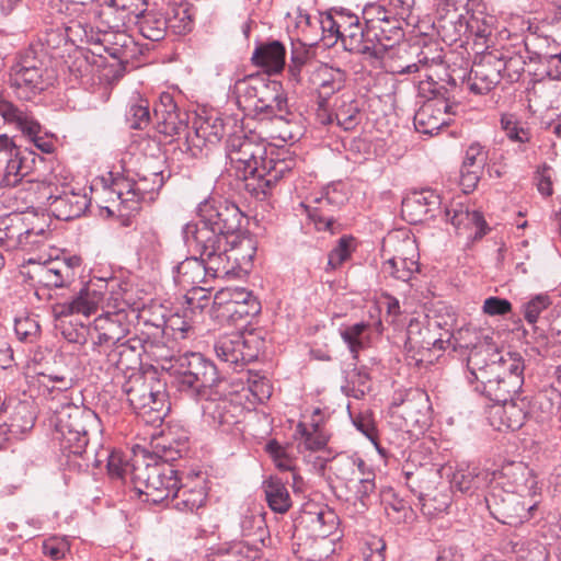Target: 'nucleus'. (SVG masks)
<instances>
[{"instance_id":"obj_1","label":"nucleus","mask_w":561,"mask_h":561,"mask_svg":"<svg viewBox=\"0 0 561 561\" xmlns=\"http://www.w3.org/2000/svg\"><path fill=\"white\" fill-rule=\"evenodd\" d=\"M226 151L236 176L243 180L245 188L256 197L261 194L267 196L272 187L290 171L285 160L268 158L265 145L242 130L229 134Z\"/></svg>"},{"instance_id":"obj_2","label":"nucleus","mask_w":561,"mask_h":561,"mask_svg":"<svg viewBox=\"0 0 561 561\" xmlns=\"http://www.w3.org/2000/svg\"><path fill=\"white\" fill-rule=\"evenodd\" d=\"M489 350H473L467 359L469 382L477 381V390L495 403L513 398L524 383V360L517 353L500 355L495 352L486 359Z\"/></svg>"},{"instance_id":"obj_3","label":"nucleus","mask_w":561,"mask_h":561,"mask_svg":"<svg viewBox=\"0 0 561 561\" xmlns=\"http://www.w3.org/2000/svg\"><path fill=\"white\" fill-rule=\"evenodd\" d=\"M58 407H50L55 413V438L59 442L60 450L67 457H78L79 467L99 468L102 460L94 454V446H90V434L100 432L98 415L84 405H78L68 401Z\"/></svg>"},{"instance_id":"obj_4","label":"nucleus","mask_w":561,"mask_h":561,"mask_svg":"<svg viewBox=\"0 0 561 561\" xmlns=\"http://www.w3.org/2000/svg\"><path fill=\"white\" fill-rule=\"evenodd\" d=\"M198 222H187L183 236H188L198 249H213L241 229L243 214L227 201L209 197L198 204Z\"/></svg>"},{"instance_id":"obj_5","label":"nucleus","mask_w":561,"mask_h":561,"mask_svg":"<svg viewBox=\"0 0 561 561\" xmlns=\"http://www.w3.org/2000/svg\"><path fill=\"white\" fill-rule=\"evenodd\" d=\"M447 77L446 81H437L432 75H426L427 79L420 82V90L428 91L433 99L425 102L414 115V126L419 133L434 135L461 113V104L454 94L456 80L449 75Z\"/></svg>"},{"instance_id":"obj_6","label":"nucleus","mask_w":561,"mask_h":561,"mask_svg":"<svg viewBox=\"0 0 561 561\" xmlns=\"http://www.w3.org/2000/svg\"><path fill=\"white\" fill-rule=\"evenodd\" d=\"M241 95L260 119H285L289 114L287 95L279 81L266 75L250 76L240 82Z\"/></svg>"},{"instance_id":"obj_7","label":"nucleus","mask_w":561,"mask_h":561,"mask_svg":"<svg viewBox=\"0 0 561 561\" xmlns=\"http://www.w3.org/2000/svg\"><path fill=\"white\" fill-rule=\"evenodd\" d=\"M174 382L179 391L202 400L217 394L214 389L220 382V377L214 363L199 353H190L178 359Z\"/></svg>"},{"instance_id":"obj_8","label":"nucleus","mask_w":561,"mask_h":561,"mask_svg":"<svg viewBox=\"0 0 561 561\" xmlns=\"http://www.w3.org/2000/svg\"><path fill=\"white\" fill-rule=\"evenodd\" d=\"M161 387L153 376L141 373L129 374L122 386L130 407L145 423H161L165 416V393Z\"/></svg>"},{"instance_id":"obj_9","label":"nucleus","mask_w":561,"mask_h":561,"mask_svg":"<svg viewBox=\"0 0 561 561\" xmlns=\"http://www.w3.org/2000/svg\"><path fill=\"white\" fill-rule=\"evenodd\" d=\"M129 473L135 490L145 496L146 502L152 504L170 499L180 483L178 470L165 462H136Z\"/></svg>"},{"instance_id":"obj_10","label":"nucleus","mask_w":561,"mask_h":561,"mask_svg":"<svg viewBox=\"0 0 561 561\" xmlns=\"http://www.w3.org/2000/svg\"><path fill=\"white\" fill-rule=\"evenodd\" d=\"M363 15L366 21V36L371 43L373 58H383L404 36L402 19L382 5H369L364 9Z\"/></svg>"},{"instance_id":"obj_11","label":"nucleus","mask_w":561,"mask_h":561,"mask_svg":"<svg viewBox=\"0 0 561 561\" xmlns=\"http://www.w3.org/2000/svg\"><path fill=\"white\" fill-rule=\"evenodd\" d=\"M54 80L43 59L33 49L25 50L10 71V87L20 100H31L32 95L46 90Z\"/></svg>"},{"instance_id":"obj_12","label":"nucleus","mask_w":561,"mask_h":561,"mask_svg":"<svg viewBox=\"0 0 561 561\" xmlns=\"http://www.w3.org/2000/svg\"><path fill=\"white\" fill-rule=\"evenodd\" d=\"M485 503L490 514L496 520L505 525L517 526L534 516L540 500L492 486L485 496Z\"/></svg>"},{"instance_id":"obj_13","label":"nucleus","mask_w":561,"mask_h":561,"mask_svg":"<svg viewBox=\"0 0 561 561\" xmlns=\"http://www.w3.org/2000/svg\"><path fill=\"white\" fill-rule=\"evenodd\" d=\"M210 250V270L221 273L222 278L249 266L255 254L252 239L243 236L241 230L227 238L224 245L217 244Z\"/></svg>"},{"instance_id":"obj_14","label":"nucleus","mask_w":561,"mask_h":561,"mask_svg":"<svg viewBox=\"0 0 561 561\" xmlns=\"http://www.w3.org/2000/svg\"><path fill=\"white\" fill-rule=\"evenodd\" d=\"M183 239L188 249L198 256L186 257L175 266L174 279L176 284L183 288H192L207 283L208 278H222L221 273L210 270L209 256L211 250L198 249L188 236H183Z\"/></svg>"},{"instance_id":"obj_15","label":"nucleus","mask_w":561,"mask_h":561,"mask_svg":"<svg viewBox=\"0 0 561 561\" xmlns=\"http://www.w3.org/2000/svg\"><path fill=\"white\" fill-rule=\"evenodd\" d=\"M499 486L519 495L539 499L540 488L533 470L524 462H507L491 473L490 488Z\"/></svg>"},{"instance_id":"obj_16","label":"nucleus","mask_w":561,"mask_h":561,"mask_svg":"<svg viewBox=\"0 0 561 561\" xmlns=\"http://www.w3.org/2000/svg\"><path fill=\"white\" fill-rule=\"evenodd\" d=\"M257 341L252 334L244 336L240 332H232L219 336L214 345L218 359L237 368L255 360L259 356Z\"/></svg>"},{"instance_id":"obj_17","label":"nucleus","mask_w":561,"mask_h":561,"mask_svg":"<svg viewBox=\"0 0 561 561\" xmlns=\"http://www.w3.org/2000/svg\"><path fill=\"white\" fill-rule=\"evenodd\" d=\"M405 484L419 500L423 514L432 516L436 512H444L448 506L447 497L437 502L433 492L436 489L438 473L432 468L421 467L415 471L404 469Z\"/></svg>"},{"instance_id":"obj_18","label":"nucleus","mask_w":561,"mask_h":561,"mask_svg":"<svg viewBox=\"0 0 561 561\" xmlns=\"http://www.w3.org/2000/svg\"><path fill=\"white\" fill-rule=\"evenodd\" d=\"M506 70L503 56L493 51L484 53L470 70L467 85L474 94H486L501 81Z\"/></svg>"},{"instance_id":"obj_19","label":"nucleus","mask_w":561,"mask_h":561,"mask_svg":"<svg viewBox=\"0 0 561 561\" xmlns=\"http://www.w3.org/2000/svg\"><path fill=\"white\" fill-rule=\"evenodd\" d=\"M130 323L124 310L107 312L94 319L92 335L93 350L101 353L106 352L110 346L122 343V340L129 333Z\"/></svg>"},{"instance_id":"obj_20","label":"nucleus","mask_w":561,"mask_h":561,"mask_svg":"<svg viewBox=\"0 0 561 561\" xmlns=\"http://www.w3.org/2000/svg\"><path fill=\"white\" fill-rule=\"evenodd\" d=\"M44 233L45 228L30 226L21 214L11 213L0 217V247L7 251L24 250L37 242L28 240L30 237H42Z\"/></svg>"},{"instance_id":"obj_21","label":"nucleus","mask_w":561,"mask_h":561,"mask_svg":"<svg viewBox=\"0 0 561 561\" xmlns=\"http://www.w3.org/2000/svg\"><path fill=\"white\" fill-rule=\"evenodd\" d=\"M153 117L158 133L164 136L172 137L187 129L188 115L179 108L173 95L169 92L160 94L153 108Z\"/></svg>"},{"instance_id":"obj_22","label":"nucleus","mask_w":561,"mask_h":561,"mask_svg":"<svg viewBox=\"0 0 561 561\" xmlns=\"http://www.w3.org/2000/svg\"><path fill=\"white\" fill-rule=\"evenodd\" d=\"M293 538V551L301 561H322L335 550V539L308 534L300 526H296Z\"/></svg>"},{"instance_id":"obj_23","label":"nucleus","mask_w":561,"mask_h":561,"mask_svg":"<svg viewBox=\"0 0 561 561\" xmlns=\"http://www.w3.org/2000/svg\"><path fill=\"white\" fill-rule=\"evenodd\" d=\"M440 204L438 194L432 190H423L403 198L401 214L408 222L415 225L435 217Z\"/></svg>"},{"instance_id":"obj_24","label":"nucleus","mask_w":561,"mask_h":561,"mask_svg":"<svg viewBox=\"0 0 561 561\" xmlns=\"http://www.w3.org/2000/svg\"><path fill=\"white\" fill-rule=\"evenodd\" d=\"M145 351L144 340L134 336L112 347L106 353V363L123 374L139 373L141 354Z\"/></svg>"},{"instance_id":"obj_25","label":"nucleus","mask_w":561,"mask_h":561,"mask_svg":"<svg viewBox=\"0 0 561 561\" xmlns=\"http://www.w3.org/2000/svg\"><path fill=\"white\" fill-rule=\"evenodd\" d=\"M527 414L528 402L511 398L496 403L491 413V424L499 431H517L524 425Z\"/></svg>"},{"instance_id":"obj_26","label":"nucleus","mask_w":561,"mask_h":561,"mask_svg":"<svg viewBox=\"0 0 561 561\" xmlns=\"http://www.w3.org/2000/svg\"><path fill=\"white\" fill-rule=\"evenodd\" d=\"M309 76L305 85L318 89L320 98L327 100L341 91L346 81V72L325 64L317 65L312 70L307 69Z\"/></svg>"},{"instance_id":"obj_27","label":"nucleus","mask_w":561,"mask_h":561,"mask_svg":"<svg viewBox=\"0 0 561 561\" xmlns=\"http://www.w3.org/2000/svg\"><path fill=\"white\" fill-rule=\"evenodd\" d=\"M30 278L45 288H61L73 278L71 266L65 262L32 263Z\"/></svg>"},{"instance_id":"obj_28","label":"nucleus","mask_w":561,"mask_h":561,"mask_svg":"<svg viewBox=\"0 0 561 561\" xmlns=\"http://www.w3.org/2000/svg\"><path fill=\"white\" fill-rule=\"evenodd\" d=\"M230 123L237 127V122L232 118L225 122L219 116H197L193 122L194 136L187 134L186 141L195 147H201L206 142L216 144L227 134V126Z\"/></svg>"},{"instance_id":"obj_29","label":"nucleus","mask_w":561,"mask_h":561,"mask_svg":"<svg viewBox=\"0 0 561 561\" xmlns=\"http://www.w3.org/2000/svg\"><path fill=\"white\" fill-rule=\"evenodd\" d=\"M0 116L5 124L14 126L24 137L42 133V125L32 111L13 104L2 94H0Z\"/></svg>"},{"instance_id":"obj_30","label":"nucleus","mask_w":561,"mask_h":561,"mask_svg":"<svg viewBox=\"0 0 561 561\" xmlns=\"http://www.w3.org/2000/svg\"><path fill=\"white\" fill-rule=\"evenodd\" d=\"M337 525L339 517L333 510L328 506H317L313 510L305 511L297 526L310 530L312 534L330 538Z\"/></svg>"},{"instance_id":"obj_31","label":"nucleus","mask_w":561,"mask_h":561,"mask_svg":"<svg viewBox=\"0 0 561 561\" xmlns=\"http://www.w3.org/2000/svg\"><path fill=\"white\" fill-rule=\"evenodd\" d=\"M101 301V293L82 288L72 300L55 305L53 312L56 319L68 318L72 314L90 316L98 310Z\"/></svg>"},{"instance_id":"obj_32","label":"nucleus","mask_w":561,"mask_h":561,"mask_svg":"<svg viewBox=\"0 0 561 561\" xmlns=\"http://www.w3.org/2000/svg\"><path fill=\"white\" fill-rule=\"evenodd\" d=\"M445 217L456 229L473 230L474 239L482 238L489 230L483 215L478 210H469L462 204L446 207Z\"/></svg>"},{"instance_id":"obj_33","label":"nucleus","mask_w":561,"mask_h":561,"mask_svg":"<svg viewBox=\"0 0 561 561\" xmlns=\"http://www.w3.org/2000/svg\"><path fill=\"white\" fill-rule=\"evenodd\" d=\"M286 48L279 41L262 43L252 54V62L264 68L268 75L280 73L285 68Z\"/></svg>"},{"instance_id":"obj_34","label":"nucleus","mask_w":561,"mask_h":561,"mask_svg":"<svg viewBox=\"0 0 561 561\" xmlns=\"http://www.w3.org/2000/svg\"><path fill=\"white\" fill-rule=\"evenodd\" d=\"M551 305V299L547 294H539L524 305V317L530 329H524L526 343H546V334L536 323L540 313Z\"/></svg>"},{"instance_id":"obj_35","label":"nucleus","mask_w":561,"mask_h":561,"mask_svg":"<svg viewBox=\"0 0 561 561\" xmlns=\"http://www.w3.org/2000/svg\"><path fill=\"white\" fill-rule=\"evenodd\" d=\"M203 415L205 420L211 425H231L237 422L234 411L238 407L230 400L222 397L208 396L202 399Z\"/></svg>"},{"instance_id":"obj_36","label":"nucleus","mask_w":561,"mask_h":561,"mask_svg":"<svg viewBox=\"0 0 561 561\" xmlns=\"http://www.w3.org/2000/svg\"><path fill=\"white\" fill-rule=\"evenodd\" d=\"M367 469L365 461L358 456L339 454L330 460L329 471L346 488L360 477Z\"/></svg>"},{"instance_id":"obj_37","label":"nucleus","mask_w":561,"mask_h":561,"mask_svg":"<svg viewBox=\"0 0 561 561\" xmlns=\"http://www.w3.org/2000/svg\"><path fill=\"white\" fill-rule=\"evenodd\" d=\"M67 356L59 354L55 355V363H66ZM42 378L41 385L48 391L57 390L60 393L71 389L75 385V374L67 364L65 367H51L46 370L38 373Z\"/></svg>"},{"instance_id":"obj_38","label":"nucleus","mask_w":561,"mask_h":561,"mask_svg":"<svg viewBox=\"0 0 561 561\" xmlns=\"http://www.w3.org/2000/svg\"><path fill=\"white\" fill-rule=\"evenodd\" d=\"M327 198L321 195L312 201L311 204H301L305 208L308 218L313 222L318 231H329L330 233L336 232V222L334 214L339 210L333 207L331 203L327 204Z\"/></svg>"},{"instance_id":"obj_39","label":"nucleus","mask_w":561,"mask_h":561,"mask_svg":"<svg viewBox=\"0 0 561 561\" xmlns=\"http://www.w3.org/2000/svg\"><path fill=\"white\" fill-rule=\"evenodd\" d=\"M432 347L443 348L442 339L436 337L428 327L417 320H411L407 328L405 348L409 352L420 353Z\"/></svg>"},{"instance_id":"obj_40","label":"nucleus","mask_w":561,"mask_h":561,"mask_svg":"<svg viewBox=\"0 0 561 561\" xmlns=\"http://www.w3.org/2000/svg\"><path fill=\"white\" fill-rule=\"evenodd\" d=\"M312 54L309 47L301 41L291 42L290 59L287 66L288 79L295 84L305 85L307 78L305 77L306 68H309V62Z\"/></svg>"},{"instance_id":"obj_41","label":"nucleus","mask_w":561,"mask_h":561,"mask_svg":"<svg viewBox=\"0 0 561 561\" xmlns=\"http://www.w3.org/2000/svg\"><path fill=\"white\" fill-rule=\"evenodd\" d=\"M138 32L147 39L152 42H159L167 35L168 19L163 13L156 10H148L137 19L135 22Z\"/></svg>"},{"instance_id":"obj_42","label":"nucleus","mask_w":561,"mask_h":561,"mask_svg":"<svg viewBox=\"0 0 561 561\" xmlns=\"http://www.w3.org/2000/svg\"><path fill=\"white\" fill-rule=\"evenodd\" d=\"M207 493L201 484L179 486L172 493L173 507L180 512L193 513L205 504Z\"/></svg>"},{"instance_id":"obj_43","label":"nucleus","mask_w":561,"mask_h":561,"mask_svg":"<svg viewBox=\"0 0 561 561\" xmlns=\"http://www.w3.org/2000/svg\"><path fill=\"white\" fill-rule=\"evenodd\" d=\"M339 39L346 50L366 55L369 59L373 58L371 43L366 36V25L363 26L360 22L341 33Z\"/></svg>"},{"instance_id":"obj_44","label":"nucleus","mask_w":561,"mask_h":561,"mask_svg":"<svg viewBox=\"0 0 561 561\" xmlns=\"http://www.w3.org/2000/svg\"><path fill=\"white\" fill-rule=\"evenodd\" d=\"M501 128L505 133L506 137L513 141L517 142L518 151H526V144L531 140V131L515 114L505 113L502 114L501 119Z\"/></svg>"},{"instance_id":"obj_45","label":"nucleus","mask_w":561,"mask_h":561,"mask_svg":"<svg viewBox=\"0 0 561 561\" xmlns=\"http://www.w3.org/2000/svg\"><path fill=\"white\" fill-rule=\"evenodd\" d=\"M266 502L272 511L284 514L291 506V500L286 485L279 479L265 481L263 484Z\"/></svg>"},{"instance_id":"obj_46","label":"nucleus","mask_w":561,"mask_h":561,"mask_svg":"<svg viewBox=\"0 0 561 561\" xmlns=\"http://www.w3.org/2000/svg\"><path fill=\"white\" fill-rule=\"evenodd\" d=\"M34 423V417L30 412L28 404L18 403L15 407L14 415L11 417V423L2 422V412L0 411V447L2 443L8 439V434L15 431H25L31 428Z\"/></svg>"},{"instance_id":"obj_47","label":"nucleus","mask_w":561,"mask_h":561,"mask_svg":"<svg viewBox=\"0 0 561 561\" xmlns=\"http://www.w3.org/2000/svg\"><path fill=\"white\" fill-rule=\"evenodd\" d=\"M403 54H407V48L396 45L383 58H370L377 61L381 67L393 75H408L417 72V64L403 62Z\"/></svg>"},{"instance_id":"obj_48","label":"nucleus","mask_w":561,"mask_h":561,"mask_svg":"<svg viewBox=\"0 0 561 561\" xmlns=\"http://www.w3.org/2000/svg\"><path fill=\"white\" fill-rule=\"evenodd\" d=\"M53 205L59 213L58 217L69 220L72 218L80 217L88 207L85 196L79 194H65L54 199Z\"/></svg>"},{"instance_id":"obj_49","label":"nucleus","mask_w":561,"mask_h":561,"mask_svg":"<svg viewBox=\"0 0 561 561\" xmlns=\"http://www.w3.org/2000/svg\"><path fill=\"white\" fill-rule=\"evenodd\" d=\"M163 171L152 172L149 176H141L133 183H128L127 195H131V198L145 199L147 194L158 192L164 184Z\"/></svg>"},{"instance_id":"obj_50","label":"nucleus","mask_w":561,"mask_h":561,"mask_svg":"<svg viewBox=\"0 0 561 561\" xmlns=\"http://www.w3.org/2000/svg\"><path fill=\"white\" fill-rule=\"evenodd\" d=\"M382 271L398 280L409 282L420 271V265L417 260L392 256L383 263Z\"/></svg>"},{"instance_id":"obj_51","label":"nucleus","mask_w":561,"mask_h":561,"mask_svg":"<svg viewBox=\"0 0 561 561\" xmlns=\"http://www.w3.org/2000/svg\"><path fill=\"white\" fill-rule=\"evenodd\" d=\"M295 438L300 439L307 450L317 451L323 449L328 444L327 435L318 425L309 430L305 423L299 422L295 430Z\"/></svg>"},{"instance_id":"obj_52","label":"nucleus","mask_w":561,"mask_h":561,"mask_svg":"<svg viewBox=\"0 0 561 561\" xmlns=\"http://www.w3.org/2000/svg\"><path fill=\"white\" fill-rule=\"evenodd\" d=\"M149 101L138 98L130 103L126 112V121L133 129H144L150 123Z\"/></svg>"},{"instance_id":"obj_53","label":"nucleus","mask_w":561,"mask_h":561,"mask_svg":"<svg viewBox=\"0 0 561 561\" xmlns=\"http://www.w3.org/2000/svg\"><path fill=\"white\" fill-rule=\"evenodd\" d=\"M110 5L122 13L123 21L136 22L148 8L147 0H111Z\"/></svg>"},{"instance_id":"obj_54","label":"nucleus","mask_w":561,"mask_h":561,"mask_svg":"<svg viewBox=\"0 0 561 561\" xmlns=\"http://www.w3.org/2000/svg\"><path fill=\"white\" fill-rule=\"evenodd\" d=\"M489 159V150L480 142H472L465 151L461 167L465 170H477L483 172Z\"/></svg>"},{"instance_id":"obj_55","label":"nucleus","mask_w":561,"mask_h":561,"mask_svg":"<svg viewBox=\"0 0 561 561\" xmlns=\"http://www.w3.org/2000/svg\"><path fill=\"white\" fill-rule=\"evenodd\" d=\"M368 328L369 324L359 322L346 327L341 331V336L347 344L354 359H357L359 351L364 347L363 334L368 330Z\"/></svg>"},{"instance_id":"obj_56","label":"nucleus","mask_w":561,"mask_h":561,"mask_svg":"<svg viewBox=\"0 0 561 561\" xmlns=\"http://www.w3.org/2000/svg\"><path fill=\"white\" fill-rule=\"evenodd\" d=\"M488 473L481 477V473H473L471 471H456L453 474V479L450 481L451 488L460 491L461 493H470L476 489H479L481 482L485 480Z\"/></svg>"},{"instance_id":"obj_57","label":"nucleus","mask_w":561,"mask_h":561,"mask_svg":"<svg viewBox=\"0 0 561 561\" xmlns=\"http://www.w3.org/2000/svg\"><path fill=\"white\" fill-rule=\"evenodd\" d=\"M168 27L178 35L186 34L193 28L191 9L180 5L173 10V16L168 19Z\"/></svg>"},{"instance_id":"obj_58","label":"nucleus","mask_w":561,"mask_h":561,"mask_svg":"<svg viewBox=\"0 0 561 561\" xmlns=\"http://www.w3.org/2000/svg\"><path fill=\"white\" fill-rule=\"evenodd\" d=\"M14 331L18 339L24 343H35L41 335L38 322L31 317L15 319Z\"/></svg>"},{"instance_id":"obj_59","label":"nucleus","mask_w":561,"mask_h":561,"mask_svg":"<svg viewBox=\"0 0 561 561\" xmlns=\"http://www.w3.org/2000/svg\"><path fill=\"white\" fill-rule=\"evenodd\" d=\"M264 525L265 522L261 515H243L240 520L241 534L245 538L253 539V541L262 540V536L265 533Z\"/></svg>"},{"instance_id":"obj_60","label":"nucleus","mask_w":561,"mask_h":561,"mask_svg":"<svg viewBox=\"0 0 561 561\" xmlns=\"http://www.w3.org/2000/svg\"><path fill=\"white\" fill-rule=\"evenodd\" d=\"M256 551L251 549L248 543L243 541L232 542L225 550L224 553L218 556L217 561H254Z\"/></svg>"},{"instance_id":"obj_61","label":"nucleus","mask_w":561,"mask_h":561,"mask_svg":"<svg viewBox=\"0 0 561 561\" xmlns=\"http://www.w3.org/2000/svg\"><path fill=\"white\" fill-rule=\"evenodd\" d=\"M67 318L56 319L62 336L70 343L84 344L87 342L88 328L82 323L66 321Z\"/></svg>"},{"instance_id":"obj_62","label":"nucleus","mask_w":561,"mask_h":561,"mask_svg":"<svg viewBox=\"0 0 561 561\" xmlns=\"http://www.w3.org/2000/svg\"><path fill=\"white\" fill-rule=\"evenodd\" d=\"M261 310L259 300H248L247 302L233 305L228 312H221L220 318L237 322L248 317L256 316Z\"/></svg>"},{"instance_id":"obj_63","label":"nucleus","mask_w":561,"mask_h":561,"mask_svg":"<svg viewBox=\"0 0 561 561\" xmlns=\"http://www.w3.org/2000/svg\"><path fill=\"white\" fill-rule=\"evenodd\" d=\"M335 117L344 130H352L359 124V110L355 102L341 105Z\"/></svg>"},{"instance_id":"obj_64","label":"nucleus","mask_w":561,"mask_h":561,"mask_svg":"<svg viewBox=\"0 0 561 561\" xmlns=\"http://www.w3.org/2000/svg\"><path fill=\"white\" fill-rule=\"evenodd\" d=\"M185 300L187 310L191 312L199 310L202 312L210 302V291L201 286L188 288Z\"/></svg>"}]
</instances>
